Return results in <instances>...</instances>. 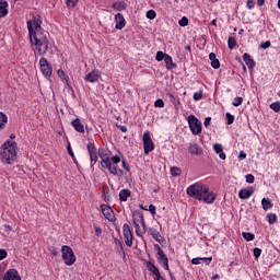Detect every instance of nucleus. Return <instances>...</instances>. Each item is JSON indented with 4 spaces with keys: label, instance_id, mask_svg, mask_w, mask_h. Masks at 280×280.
<instances>
[{
    "label": "nucleus",
    "instance_id": "obj_5",
    "mask_svg": "<svg viewBox=\"0 0 280 280\" xmlns=\"http://www.w3.org/2000/svg\"><path fill=\"white\" fill-rule=\"evenodd\" d=\"M132 222L136 229V234L138 235V237H142L145 231H148V228L145 226V219L143 218V213H138L133 215Z\"/></svg>",
    "mask_w": 280,
    "mask_h": 280
},
{
    "label": "nucleus",
    "instance_id": "obj_23",
    "mask_svg": "<svg viewBox=\"0 0 280 280\" xmlns=\"http://www.w3.org/2000/svg\"><path fill=\"white\" fill-rule=\"evenodd\" d=\"M243 60L245 62V65H247L248 69H254L255 67V61L250 58V55H248L247 52H245L243 55Z\"/></svg>",
    "mask_w": 280,
    "mask_h": 280
},
{
    "label": "nucleus",
    "instance_id": "obj_50",
    "mask_svg": "<svg viewBox=\"0 0 280 280\" xmlns=\"http://www.w3.org/2000/svg\"><path fill=\"white\" fill-rule=\"evenodd\" d=\"M167 97L170 98L172 104H178V100L176 98V96H174V94L167 93Z\"/></svg>",
    "mask_w": 280,
    "mask_h": 280
},
{
    "label": "nucleus",
    "instance_id": "obj_26",
    "mask_svg": "<svg viewBox=\"0 0 280 280\" xmlns=\"http://www.w3.org/2000/svg\"><path fill=\"white\" fill-rule=\"evenodd\" d=\"M261 207H262L264 211H269V209H272V207H273L272 200H270L268 198H262Z\"/></svg>",
    "mask_w": 280,
    "mask_h": 280
},
{
    "label": "nucleus",
    "instance_id": "obj_41",
    "mask_svg": "<svg viewBox=\"0 0 280 280\" xmlns=\"http://www.w3.org/2000/svg\"><path fill=\"white\" fill-rule=\"evenodd\" d=\"M155 108H164L165 107V102L163 100L159 98L154 102Z\"/></svg>",
    "mask_w": 280,
    "mask_h": 280
},
{
    "label": "nucleus",
    "instance_id": "obj_21",
    "mask_svg": "<svg viewBox=\"0 0 280 280\" xmlns=\"http://www.w3.org/2000/svg\"><path fill=\"white\" fill-rule=\"evenodd\" d=\"M132 191H130L129 189H122L119 191V200L121 202H127L128 198H130Z\"/></svg>",
    "mask_w": 280,
    "mask_h": 280
},
{
    "label": "nucleus",
    "instance_id": "obj_64",
    "mask_svg": "<svg viewBox=\"0 0 280 280\" xmlns=\"http://www.w3.org/2000/svg\"><path fill=\"white\" fill-rule=\"evenodd\" d=\"M211 25H214V26H215V25H218V22H217L215 20H212V21H211Z\"/></svg>",
    "mask_w": 280,
    "mask_h": 280
},
{
    "label": "nucleus",
    "instance_id": "obj_18",
    "mask_svg": "<svg viewBox=\"0 0 280 280\" xmlns=\"http://www.w3.org/2000/svg\"><path fill=\"white\" fill-rule=\"evenodd\" d=\"M255 191L253 190V188H243L240 190L238 192V197L242 200H248V198H250V196H253Z\"/></svg>",
    "mask_w": 280,
    "mask_h": 280
},
{
    "label": "nucleus",
    "instance_id": "obj_47",
    "mask_svg": "<svg viewBox=\"0 0 280 280\" xmlns=\"http://www.w3.org/2000/svg\"><path fill=\"white\" fill-rule=\"evenodd\" d=\"M120 163L126 172H130V164L126 160H120Z\"/></svg>",
    "mask_w": 280,
    "mask_h": 280
},
{
    "label": "nucleus",
    "instance_id": "obj_57",
    "mask_svg": "<svg viewBox=\"0 0 280 280\" xmlns=\"http://www.w3.org/2000/svg\"><path fill=\"white\" fill-rule=\"evenodd\" d=\"M238 159H241V161H244V159H246V152L241 151L238 154Z\"/></svg>",
    "mask_w": 280,
    "mask_h": 280
},
{
    "label": "nucleus",
    "instance_id": "obj_35",
    "mask_svg": "<svg viewBox=\"0 0 280 280\" xmlns=\"http://www.w3.org/2000/svg\"><path fill=\"white\" fill-rule=\"evenodd\" d=\"M178 25H180V27H187L189 25V20L187 19V16H183L178 21Z\"/></svg>",
    "mask_w": 280,
    "mask_h": 280
},
{
    "label": "nucleus",
    "instance_id": "obj_60",
    "mask_svg": "<svg viewBox=\"0 0 280 280\" xmlns=\"http://www.w3.org/2000/svg\"><path fill=\"white\" fill-rule=\"evenodd\" d=\"M266 3V0H257V5H264Z\"/></svg>",
    "mask_w": 280,
    "mask_h": 280
},
{
    "label": "nucleus",
    "instance_id": "obj_7",
    "mask_svg": "<svg viewBox=\"0 0 280 280\" xmlns=\"http://www.w3.org/2000/svg\"><path fill=\"white\" fill-rule=\"evenodd\" d=\"M142 143L144 149V154H149L150 152H154V141L152 140V133L150 131H144L142 136Z\"/></svg>",
    "mask_w": 280,
    "mask_h": 280
},
{
    "label": "nucleus",
    "instance_id": "obj_3",
    "mask_svg": "<svg viewBox=\"0 0 280 280\" xmlns=\"http://www.w3.org/2000/svg\"><path fill=\"white\" fill-rule=\"evenodd\" d=\"M19 152V147L16 142L12 140L5 141L0 148L1 162L5 165H12L16 161V153Z\"/></svg>",
    "mask_w": 280,
    "mask_h": 280
},
{
    "label": "nucleus",
    "instance_id": "obj_37",
    "mask_svg": "<svg viewBox=\"0 0 280 280\" xmlns=\"http://www.w3.org/2000/svg\"><path fill=\"white\" fill-rule=\"evenodd\" d=\"M228 45H229L230 49H234L235 45H237V42L235 40V37H229Z\"/></svg>",
    "mask_w": 280,
    "mask_h": 280
},
{
    "label": "nucleus",
    "instance_id": "obj_58",
    "mask_svg": "<svg viewBox=\"0 0 280 280\" xmlns=\"http://www.w3.org/2000/svg\"><path fill=\"white\" fill-rule=\"evenodd\" d=\"M115 244L116 246H119L121 249L124 248V244L121 243V241H119V238H115Z\"/></svg>",
    "mask_w": 280,
    "mask_h": 280
},
{
    "label": "nucleus",
    "instance_id": "obj_48",
    "mask_svg": "<svg viewBox=\"0 0 280 280\" xmlns=\"http://www.w3.org/2000/svg\"><path fill=\"white\" fill-rule=\"evenodd\" d=\"M245 178H246V183H249V184L255 183V176L253 174H247Z\"/></svg>",
    "mask_w": 280,
    "mask_h": 280
},
{
    "label": "nucleus",
    "instance_id": "obj_53",
    "mask_svg": "<svg viewBox=\"0 0 280 280\" xmlns=\"http://www.w3.org/2000/svg\"><path fill=\"white\" fill-rule=\"evenodd\" d=\"M246 8L248 10H253V8H255V1L254 0H247Z\"/></svg>",
    "mask_w": 280,
    "mask_h": 280
},
{
    "label": "nucleus",
    "instance_id": "obj_49",
    "mask_svg": "<svg viewBox=\"0 0 280 280\" xmlns=\"http://www.w3.org/2000/svg\"><path fill=\"white\" fill-rule=\"evenodd\" d=\"M211 261H213L212 257H203V258H201V264H206V266H209V264H211Z\"/></svg>",
    "mask_w": 280,
    "mask_h": 280
},
{
    "label": "nucleus",
    "instance_id": "obj_55",
    "mask_svg": "<svg viewBox=\"0 0 280 280\" xmlns=\"http://www.w3.org/2000/svg\"><path fill=\"white\" fill-rule=\"evenodd\" d=\"M260 47H261L262 49H268V47H270V42H264V43H261V44H260Z\"/></svg>",
    "mask_w": 280,
    "mask_h": 280
},
{
    "label": "nucleus",
    "instance_id": "obj_11",
    "mask_svg": "<svg viewBox=\"0 0 280 280\" xmlns=\"http://www.w3.org/2000/svg\"><path fill=\"white\" fill-rule=\"evenodd\" d=\"M86 148H88V152L91 161V166L93 167V165H95V163H97L98 161L100 151H97V149L95 148V144L91 142L88 143Z\"/></svg>",
    "mask_w": 280,
    "mask_h": 280
},
{
    "label": "nucleus",
    "instance_id": "obj_43",
    "mask_svg": "<svg viewBox=\"0 0 280 280\" xmlns=\"http://www.w3.org/2000/svg\"><path fill=\"white\" fill-rule=\"evenodd\" d=\"M78 1H80V0H67L66 5H67V8H75Z\"/></svg>",
    "mask_w": 280,
    "mask_h": 280
},
{
    "label": "nucleus",
    "instance_id": "obj_19",
    "mask_svg": "<svg viewBox=\"0 0 280 280\" xmlns=\"http://www.w3.org/2000/svg\"><path fill=\"white\" fill-rule=\"evenodd\" d=\"M213 150L222 161L226 160V153H224V147L221 143L213 144Z\"/></svg>",
    "mask_w": 280,
    "mask_h": 280
},
{
    "label": "nucleus",
    "instance_id": "obj_38",
    "mask_svg": "<svg viewBox=\"0 0 280 280\" xmlns=\"http://www.w3.org/2000/svg\"><path fill=\"white\" fill-rule=\"evenodd\" d=\"M166 56H167V54H164L163 51H158L155 59L158 60V62H161L162 60H165Z\"/></svg>",
    "mask_w": 280,
    "mask_h": 280
},
{
    "label": "nucleus",
    "instance_id": "obj_61",
    "mask_svg": "<svg viewBox=\"0 0 280 280\" xmlns=\"http://www.w3.org/2000/svg\"><path fill=\"white\" fill-rule=\"evenodd\" d=\"M68 152H69L70 156H73V151H71V147H68Z\"/></svg>",
    "mask_w": 280,
    "mask_h": 280
},
{
    "label": "nucleus",
    "instance_id": "obj_17",
    "mask_svg": "<svg viewBox=\"0 0 280 280\" xmlns=\"http://www.w3.org/2000/svg\"><path fill=\"white\" fill-rule=\"evenodd\" d=\"M115 23H116L115 25L116 30H124L126 27V19L121 13H117L115 15Z\"/></svg>",
    "mask_w": 280,
    "mask_h": 280
},
{
    "label": "nucleus",
    "instance_id": "obj_59",
    "mask_svg": "<svg viewBox=\"0 0 280 280\" xmlns=\"http://www.w3.org/2000/svg\"><path fill=\"white\" fill-rule=\"evenodd\" d=\"M95 234L97 236L102 235V229L101 228H95Z\"/></svg>",
    "mask_w": 280,
    "mask_h": 280
},
{
    "label": "nucleus",
    "instance_id": "obj_13",
    "mask_svg": "<svg viewBox=\"0 0 280 280\" xmlns=\"http://www.w3.org/2000/svg\"><path fill=\"white\" fill-rule=\"evenodd\" d=\"M158 261L159 264H161L164 270H170V260L167 259V256H165V253H163V249H161V247L158 248Z\"/></svg>",
    "mask_w": 280,
    "mask_h": 280
},
{
    "label": "nucleus",
    "instance_id": "obj_24",
    "mask_svg": "<svg viewBox=\"0 0 280 280\" xmlns=\"http://www.w3.org/2000/svg\"><path fill=\"white\" fill-rule=\"evenodd\" d=\"M71 124L77 132H84V125H82L80 119L77 118Z\"/></svg>",
    "mask_w": 280,
    "mask_h": 280
},
{
    "label": "nucleus",
    "instance_id": "obj_32",
    "mask_svg": "<svg viewBox=\"0 0 280 280\" xmlns=\"http://www.w3.org/2000/svg\"><path fill=\"white\" fill-rule=\"evenodd\" d=\"M164 62H165L167 69H172L174 67V60L172 59V56H170V55H166L164 57Z\"/></svg>",
    "mask_w": 280,
    "mask_h": 280
},
{
    "label": "nucleus",
    "instance_id": "obj_29",
    "mask_svg": "<svg viewBox=\"0 0 280 280\" xmlns=\"http://www.w3.org/2000/svg\"><path fill=\"white\" fill-rule=\"evenodd\" d=\"M150 233L153 240H155V242H159L161 244V240H162L161 233H159L154 228L150 229Z\"/></svg>",
    "mask_w": 280,
    "mask_h": 280
},
{
    "label": "nucleus",
    "instance_id": "obj_9",
    "mask_svg": "<svg viewBox=\"0 0 280 280\" xmlns=\"http://www.w3.org/2000/svg\"><path fill=\"white\" fill-rule=\"evenodd\" d=\"M188 124L192 135H200V132H202V122H200L196 116H188Z\"/></svg>",
    "mask_w": 280,
    "mask_h": 280
},
{
    "label": "nucleus",
    "instance_id": "obj_8",
    "mask_svg": "<svg viewBox=\"0 0 280 280\" xmlns=\"http://www.w3.org/2000/svg\"><path fill=\"white\" fill-rule=\"evenodd\" d=\"M217 198L218 195H215V192H213V190H211L209 186H206L203 192H201V198H199L198 200L205 202L206 205H213Z\"/></svg>",
    "mask_w": 280,
    "mask_h": 280
},
{
    "label": "nucleus",
    "instance_id": "obj_15",
    "mask_svg": "<svg viewBox=\"0 0 280 280\" xmlns=\"http://www.w3.org/2000/svg\"><path fill=\"white\" fill-rule=\"evenodd\" d=\"M101 78H102V72H100V70H93L84 77V80L85 82L95 83V82H100Z\"/></svg>",
    "mask_w": 280,
    "mask_h": 280
},
{
    "label": "nucleus",
    "instance_id": "obj_42",
    "mask_svg": "<svg viewBox=\"0 0 280 280\" xmlns=\"http://www.w3.org/2000/svg\"><path fill=\"white\" fill-rule=\"evenodd\" d=\"M171 174L172 176H180V168L176 166L171 167Z\"/></svg>",
    "mask_w": 280,
    "mask_h": 280
},
{
    "label": "nucleus",
    "instance_id": "obj_36",
    "mask_svg": "<svg viewBox=\"0 0 280 280\" xmlns=\"http://www.w3.org/2000/svg\"><path fill=\"white\" fill-rule=\"evenodd\" d=\"M242 102H244V98L241 97V96H237V97H235V98L233 100L232 105L235 106V107L242 106Z\"/></svg>",
    "mask_w": 280,
    "mask_h": 280
},
{
    "label": "nucleus",
    "instance_id": "obj_45",
    "mask_svg": "<svg viewBox=\"0 0 280 280\" xmlns=\"http://www.w3.org/2000/svg\"><path fill=\"white\" fill-rule=\"evenodd\" d=\"M192 97L195 102H200V100H202V91L195 92Z\"/></svg>",
    "mask_w": 280,
    "mask_h": 280
},
{
    "label": "nucleus",
    "instance_id": "obj_14",
    "mask_svg": "<svg viewBox=\"0 0 280 280\" xmlns=\"http://www.w3.org/2000/svg\"><path fill=\"white\" fill-rule=\"evenodd\" d=\"M101 210L106 220L115 222V212H113V208L110 206L102 205Z\"/></svg>",
    "mask_w": 280,
    "mask_h": 280
},
{
    "label": "nucleus",
    "instance_id": "obj_54",
    "mask_svg": "<svg viewBox=\"0 0 280 280\" xmlns=\"http://www.w3.org/2000/svg\"><path fill=\"white\" fill-rule=\"evenodd\" d=\"M147 211H150L152 215H156V207L154 205H150Z\"/></svg>",
    "mask_w": 280,
    "mask_h": 280
},
{
    "label": "nucleus",
    "instance_id": "obj_20",
    "mask_svg": "<svg viewBox=\"0 0 280 280\" xmlns=\"http://www.w3.org/2000/svg\"><path fill=\"white\" fill-rule=\"evenodd\" d=\"M8 16V2L0 0V19Z\"/></svg>",
    "mask_w": 280,
    "mask_h": 280
},
{
    "label": "nucleus",
    "instance_id": "obj_22",
    "mask_svg": "<svg viewBox=\"0 0 280 280\" xmlns=\"http://www.w3.org/2000/svg\"><path fill=\"white\" fill-rule=\"evenodd\" d=\"M209 59L213 69H220V60L215 57V52H210Z\"/></svg>",
    "mask_w": 280,
    "mask_h": 280
},
{
    "label": "nucleus",
    "instance_id": "obj_10",
    "mask_svg": "<svg viewBox=\"0 0 280 280\" xmlns=\"http://www.w3.org/2000/svg\"><path fill=\"white\" fill-rule=\"evenodd\" d=\"M39 68L43 73V75L47 79L51 78L52 69L51 65H49V61L45 58L39 59Z\"/></svg>",
    "mask_w": 280,
    "mask_h": 280
},
{
    "label": "nucleus",
    "instance_id": "obj_1",
    "mask_svg": "<svg viewBox=\"0 0 280 280\" xmlns=\"http://www.w3.org/2000/svg\"><path fill=\"white\" fill-rule=\"evenodd\" d=\"M40 23H43L40 18L34 16L32 20H28L26 24L31 45L36 47L39 56H44V54H47V49L49 48V42L47 40V36L40 33Z\"/></svg>",
    "mask_w": 280,
    "mask_h": 280
},
{
    "label": "nucleus",
    "instance_id": "obj_12",
    "mask_svg": "<svg viewBox=\"0 0 280 280\" xmlns=\"http://www.w3.org/2000/svg\"><path fill=\"white\" fill-rule=\"evenodd\" d=\"M122 235L125 237V244L128 248L132 247V231L130 230V225L125 223L122 225Z\"/></svg>",
    "mask_w": 280,
    "mask_h": 280
},
{
    "label": "nucleus",
    "instance_id": "obj_27",
    "mask_svg": "<svg viewBox=\"0 0 280 280\" xmlns=\"http://www.w3.org/2000/svg\"><path fill=\"white\" fill-rule=\"evenodd\" d=\"M188 150L190 154H202V149L196 143L190 144Z\"/></svg>",
    "mask_w": 280,
    "mask_h": 280
},
{
    "label": "nucleus",
    "instance_id": "obj_16",
    "mask_svg": "<svg viewBox=\"0 0 280 280\" xmlns=\"http://www.w3.org/2000/svg\"><path fill=\"white\" fill-rule=\"evenodd\" d=\"M3 280H21V276L19 275V271H16V269H9L4 273Z\"/></svg>",
    "mask_w": 280,
    "mask_h": 280
},
{
    "label": "nucleus",
    "instance_id": "obj_28",
    "mask_svg": "<svg viewBox=\"0 0 280 280\" xmlns=\"http://www.w3.org/2000/svg\"><path fill=\"white\" fill-rule=\"evenodd\" d=\"M114 10H117V12H122V10H126L127 5L124 1H117L113 3Z\"/></svg>",
    "mask_w": 280,
    "mask_h": 280
},
{
    "label": "nucleus",
    "instance_id": "obj_51",
    "mask_svg": "<svg viewBox=\"0 0 280 280\" xmlns=\"http://www.w3.org/2000/svg\"><path fill=\"white\" fill-rule=\"evenodd\" d=\"M191 264L194 266H198V265L202 264V258H200V257L192 258Z\"/></svg>",
    "mask_w": 280,
    "mask_h": 280
},
{
    "label": "nucleus",
    "instance_id": "obj_62",
    "mask_svg": "<svg viewBox=\"0 0 280 280\" xmlns=\"http://www.w3.org/2000/svg\"><path fill=\"white\" fill-rule=\"evenodd\" d=\"M120 130H121V132H127L128 129L122 126V127H120Z\"/></svg>",
    "mask_w": 280,
    "mask_h": 280
},
{
    "label": "nucleus",
    "instance_id": "obj_34",
    "mask_svg": "<svg viewBox=\"0 0 280 280\" xmlns=\"http://www.w3.org/2000/svg\"><path fill=\"white\" fill-rule=\"evenodd\" d=\"M267 220L270 224H276L277 222V214L276 213H268Z\"/></svg>",
    "mask_w": 280,
    "mask_h": 280
},
{
    "label": "nucleus",
    "instance_id": "obj_33",
    "mask_svg": "<svg viewBox=\"0 0 280 280\" xmlns=\"http://www.w3.org/2000/svg\"><path fill=\"white\" fill-rule=\"evenodd\" d=\"M242 236L244 237V240H246V242H253V240H255V234L249 232H243Z\"/></svg>",
    "mask_w": 280,
    "mask_h": 280
},
{
    "label": "nucleus",
    "instance_id": "obj_25",
    "mask_svg": "<svg viewBox=\"0 0 280 280\" xmlns=\"http://www.w3.org/2000/svg\"><path fill=\"white\" fill-rule=\"evenodd\" d=\"M57 75L66 86H69V75L65 73L63 70H58Z\"/></svg>",
    "mask_w": 280,
    "mask_h": 280
},
{
    "label": "nucleus",
    "instance_id": "obj_30",
    "mask_svg": "<svg viewBox=\"0 0 280 280\" xmlns=\"http://www.w3.org/2000/svg\"><path fill=\"white\" fill-rule=\"evenodd\" d=\"M7 124H8V116L0 112V130H3Z\"/></svg>",
    "mask_w": 280,
    "mask_h": 280
},
{
    "label": "nucleus",
    "instance_id": "obj_31",
    "mask_svg": "<svg viewBox=\"0 0 280 280\" xmlns=\"http://www.w3.org/2000/svg\"><path fill=\"white\" fill-rule=\"evenodd\" d=\"M148 270L153 275H155V277H159L161 275V272L159 271V268H156V266H154V264L152 262L148 264Z\"/></svg>",
    "mask_w": 280,
    "mask_h": 280
},
{
    "label": "nucleus",
    "instance_id": "obj_46",
    "mask_svg": "<svg viewBox=\"0 0 280 280\" xmlns=\"http://www.w3.org/2000/svg\"><path fill=\"white\" fill-rule=\"evenodd\" d=\"M254 257L256 259H259V257H261V249L259 247L254 248Z\"/></svg>",
    "mask_w": 280,
    "mask_h": 280
},
{
    "label": "nucleus",
    "instance_id": "obj_39",
    "mask_svg": "<svg viewBox=\"0 0 280 280\" xmlns=\"http://www.w3.org/2000/svg\"><path fill=\"white\" fill-rule=\"evenodd\" d=\"M270 108H271V110H275V113H279L280 112V102L271 103Z\"/></svg>",
    "mask_w": 280,
    "mask_h": 280
},
{
    "label": "nucleus",
    "instance_id": "obj_63",
    "mask_svg": "<svg viewBox=\"0 0 280 280\" xmlns=\"http://www.w3.org/2000/svg\"><path fill=\"white\" fill-rule=\"evenodd\" d=\"M215 279H220V275H214L213 277H212V280H215Z\"/></svg>",
    "mask_w": 280,
    "mask_h": 280
},
{
    "label": "nucleus",
    "instance_id": "obj_56",
    "mask_svg": "<svg viewBox=\"0 0 280 280\" xmlns=\"http://www.w3.org/2000/svg\"><path fill=\"white\" fill-rule=\"evenodd\" d=\"M210 124H211V117H207L203 121L205 127L208 128Z\"/></svg>",
    "mask_w": 280,
    "mask_h": 280
},
{
    "label": "nucleus",
    "instance_id": "obj_6",
    "mask_svg": "<svg viewBox=\"0 0 280 280\" xmlns=\"http://www.w3.org/2000/svg\"><path fill=\"white\" fill-rule=\"evenodd\" d=\"M61 253L63 264H66V266H73L75 264V254H73V249L71 247L63 245L61 247Z\"/></svg>",
    "mask_w": 280,
    "mask_h": 280
},
{
    "label": "nucleus",
    "instance_id": "obj_52",
    "mask_svg": "<svg viewBox=\"0 0 280 280\" xmlns=\"http://www.w3.org/2000/svg\"><path fill=\"white\" fill-rule=\"evenodd\" d=\"M8 257V252L5 249H0V261H3Z\"/></svg>",
    "mask_w": 280,
    "mask_h": 280
},
{
    "label": "nucleus",
    "instance_id": "obj_2",
    "mask_svg": "<svg viewBox=\"0 0 280 280\" xmlns=\"http://www.w3.org/2000/svg\"><path fill=\"white\" fill-rule=\"evenodd\" d=\"M98 156L101 159V167H103V170H107L109 174H113V176H117L118 178L124 176V171L119 168V164L121 163L120 154L113 155L110 150L102 148L98 149Z\"/></svg>",
    "mask_w": 280,
    "mask_h": 280
},
{
    "label": "nucleus",
    "instance_id": "obj_44",
    "mask_svg": "<svg viewBox=\"0 0 280 280\" xmlns=\"http://www.w3.org/2000/svg\"><path fill=\"white\" fill-rule=\"evenodd\" d=\"M225 117L228 119V125L231 126V124H233V121H235V116L231 115V113H226Z\"/></svg>",
    "mask_w": 280,
    "mask_h": 280
},
{
    "label": "nucleus",
    "instance_id": "obj_40",
    "mask_svg": "<svg viewBox=\"0 0 280 280\" xmlns=\"http://www.w3.org/2000/svg\"><path fill=\"white\" fill-rule=\"evenodd\" d=\"M147 19H150L151 21L154 20V19H156V11H154V10H149V11L147 12Z\"/></svg>",
    "mask_w": 280,
    "mask_h": 280
},
{
    "label": "nucleus",
    "instance_id": "obj_4",
    "mask_svg": "<svg viewBox=\"0 0 280 280\" xmlns=\"http://www.w3.org/2000/svg\"><path fill=\"white\" fill-rule=\"evenodd\" d=\"M206 187H207V185H205L202 183H195L187 187L186 194L190 198H194L195 200H199V198L202 197V194H203Z\"/></svg>",
    "mask_w": 280,
    "mask_h": 280
}]
</instances>
